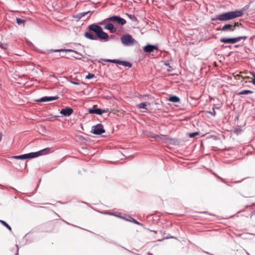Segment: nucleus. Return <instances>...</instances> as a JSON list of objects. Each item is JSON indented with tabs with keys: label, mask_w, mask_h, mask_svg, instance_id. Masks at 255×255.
I'll list each match as a JSON object with an SVG mask.
<instances>
[{
	"label": "nucleus",
	"mask_w": 255,
	"mask_h": 255,
	"mask_svg": "<svg viewBox=\"0 0 255 255\" xmlns=\"http://www.w3.org/2000/svg\"><path fill=\"white\" fill-rule=\"evenodd\" d=\"M244 9H240L224 12L220 14L217 15L213 20L228 21L237 17L242 16L244 14Z\"/></svg>",
	"instance_id": "obj_1"
},
{
	"label": "nucleus",
	"mask_w": 255,
	"mask_h": 255,
	"mask_svg": "<svg viewBox=\"0 0 255 255\" xmlns=\"http://www.w3.org/2000/svg\"><path fill=\"white\" fill-rule=\"evenodd\" d=\"M52 152L51 148L47 147L35 152H31L27 154L12 156L13 158L17 159H26L35 158L40 156L48 154Z\"/></svg>",
	"instance_id": "obj_2"
},
{
	"label": "nucleus",
	"mask_w": 255,
	"mask_h": 255,
	"mask_svg": "<svg viewBox=\"0 0 255 255\" xmlns=\"http://www.w3.org/2000/svg\"><path fill=\"white\" fill-rule=\"evenodd\" d=\"M89 29L95 33L97 39L108 40L109 38L108 34L105 32L100 26L96 24H93L89 26Z\"/></svg>",
	"instance_id": "obj_3"
},
{
	"label": "nucleus",
	"mask_w": 255,
	"mask_h": 255,
	"mask_svg": "<svg viewBox=\"0 0 255 255\" xmlns=\"http://www.w3.org/2000/svg\"><path fill=\"white\" fill-rule=\"evenodd\" d=\"M246 36H239L235 38L223 37L220 39V41L224 43L234 44L242 39H246Z\"/></svg>",
	"instance_id": "obj_4"
},
{
	"label": "nucleus",
	"mask_w": 255,
	"mask_h": 255,
	"mask_svg": "<svg viewBox=\"0 0 255 255\" xmlns=\"http://www.w3.org/2000/svg\"><path fill=\"white\" fill-rule=\"evenodd\" d=\"M106 21H111L123 25L126 23V20L119 16H113L105 20Z\"/></svg>",
	"instance_id": "obj_5"
},
{
	"label": "nucleus",
	"mask_w": 255,
	"mask_h": 255,
	"mask_svg": "<svg viewBox=\"0 0 255 255\" xmlns=\"http://www.w3.org/2000/svg\"><path fill=\"white\" fill-rule=\"evenodd\" d=\"M122 42L126 45L133 44L135 40L130 35H124L121 38Z\"/></svg>",
	"instance_id": "obj_6"
},
{
	"label": "nucleus",
	"mask_w": 255,
	"mask_h": 255,
	"mask_svg": "<svg viewBox=\"0 0 255 255\" xmlns=\"http://www.w3.org/2000/svg\"><path fill=\"white\" fill-rule=\"evenodd\" d=\"M92 132L95 134H101L102 133L105 132V129L103 128V126L99 124L92 127Z\"/></svg>",
	"instance_id": "obj_7"
},
{
	"label": "nucleus",
	"mask_w": 255,
	"mask_h": 255,
	"mask_svg": "<svg viewBox=\"0 0 255 255\" xmlns=\"http://www.w3.org/2000/svg\"><path fill=\"white\" fill-rule=\"evenodd\" d=\"M104 61L105 62L119 64L123 65L125 67H128L129 68L131 67L132 66L131 64L128 62L122 61H120V60H116V59H114V60L105 59V60H104Z\"/></svg>",
	"instance_id": "obj_8"
},
{
	"label": "nucleus",
	"mask_w": 255,
	"mask_h": 255,
	"mask_svg": "<svg viewBox=\"0 0 255 255\" xmlns=\"http://www.w3.org/2000/svg\"><path fill=\"white\" fill-rule=\"evenodd\" d=\"M57 99H58V97H44L41 99L36 100L35 101L37 103L46 102L52 101L56 100Z\"/></svg>",
	"instance_id": "obj_9"
},
{
	"label": "nucleus",
	"mask_w": 255,
	"mask_h": 255,
	"mask_svg": "<svg viewBox=\"0 0 255 255\" xmlns=\"http://www.w3.org/2000/svg\"><path fill=\"white\" fill-rule=\"evenodd\" d=\"M217 30H221L224 31H234L235 30V26L230 24H226L222 28H218Z\"/></svg>",
	"instance_id": "obj_10"
},
{
	"label": "nucleus",
	"mask_w": 255,
	"mask_h": 255,
	"mask_svg": "<svg viewBox=\"0 0 255 255\" xmlns=\"http://www.w3.org/2000/svg\"><path fill=\"white\" fill-rule=\"evenodd\" d=\"M73 112V110L71 108H66L62 109L60 111V114L64 116H69Z\"/></svg>",
	"instance_id": "obj_11"
},
{
	"label": "nucleus",
	"mask_w": 255,
	"mask_h": 255,
	"mask_svg": "<svg viewBox=\"0 0 255 255\" xmlns=\"http://www.w3.org/2000/svg\"><path fill=\"white\" fill-rule=\"evenodd\" d=\"M143 50L146 52L150 53L154 50H158V48L156 46L147 45L144 47Z\"/></svg>",
	"instance_id": "obj_12"
},
{
	"label": "nucleus",
	"mask_w": 255,
	"mask_h": 255,
	"mask_svg": "<svg viewBox=\"0 0 255 255\" xmlns=\"http://www.w3.org/2000/svg\"><path fill=\"white\" fill-rule=\"evenodd\" d=\"M105 28L109 30L111 33H115L117 31V29L114 26V25L109 23L105 26Z\"/></svg>",
	"instance_id": "obj_13"
},
{
	"label": "nucleus",
	"mask_w": 255,
	"mask_h": 255,
	"mask_svg": "<svg viewBox=\"0 0 255 255\" xmlns=\"http://www.w3.org/2000/svg\"><path fill=\"white\" fill-rule=\"evenodd\" d=\"M85 36L91 40H97L96 35H94L92 33L87 32L84 34Z\"/></svg>",
	"instance_id": "obj_14"
},
{
	"label": "nucleus",
	"mask_w": 255,
	"mask_h": 255,
	"mask_svg": "<svg viewBox=\"0 0 255 255\" xmlns=\"http://www.w3.org/2000/svg\"><path fill=\"white\" fill-rule=\"evenodd\" d=\"M168 100L173 103H177L179 102L180 99L176 96H172L169 97Z\"/></svg>",
	"instance_id": "obj_15"
},
{
	"label": "nucleus",
	"mask_w": 255,
	"mask_h": 255,
	"mask_svg": "<svg viewBox=\"0 0 255 255\" xmlns=\"http://www.w3.org/2000/svg\"><path fill=\"white\" fill-rule=\"evenodd\" d=\"M52 52H60V51H65V52H74L75 53H76V54H79L80 55H81V54H79V52H77V51H74L73 50H72V49H59V50H51Z\"/></svg>",
	"instance_id": "obj_16"
},
{
	"label": "nucleus",
	"mask_w": 255,
	"mask_h": 255,
	"mask_svg": "<svg viewBox=\"0 0 255 255\" xmlns=\"http://www.w3.org/2000/svg\"><path fill=\"white\" fill-rule=\"evenodd\" d=\"M90 113L98 115H101L102 114V110L100 109H93L90 111Z\"/></svg>",
	"instance_id": "obj_17"
},
{
	"label": "nucleus",
	"mask_w": 255,
	"mask_h": 255,
	"mask_svg": "<svg viewBox=\"0 0 255 255\" xmlns=\"http://www.w3.org/2000/svg\"><path fill=\"white\" fill-rule=\"evenodd\" d=\"M252 93H253V91H252L251 90H243L241 92H240L237 94L238 95H242L250 94H252Z\"/></svg>",
	"instance_id": "obj_18"
},
{
	"label": "nucleus",
	"mask_w": 255,
	"mask_h": 255,
	"mask_svg": "<svg viewBox=\"0 0 255 255\" xmlns=\"http://www.w3.org/2000/svg\"><path fill=\"white\" fill-rule=\"evenodd\" d=\"M147 104L146 103H142L139 104H138L136 106L139 109H144L145 110H147Z\"/></svg>",
	"instance_id": "obj_19"
},
{
	"label": "nucleus",
	"mask_w": 255,
	"mask_h": 255,
	"mask_svg": "<svg viewBox=\"0 0 255 255\" xmlns=\"http://www.w3.org/2000/svg\"><path fill=\"white\" fill-rule=\"evenodd\" d=\"M0 223L4 226L9 231H11V228L5 221L0 220Z\"/></svg>",
	"instance_id": "obj_20"
},
{
	"label": "nucleus",
	"mask_w": 255,
	"mask_h": 255,
	"mask_svg": "<svg viewBox=\"0 0 255 255\" xmlns=\"http://www.w3.org/2000/svg\"><path fill=\"white\" fill-rule=\"evenodd\" d=\"M16 21L18 25H20V24H23L25 22V19H21V18H16Z\"/></svg>",
	"instance_id": "obj_21"
},
{
	"label": "nucleus",
	"mask_w": 255,
	"mask_h": 255,
	"mask_svg": "<svg viewBox=\"0 0 255 255\" xmlns=\"http://www.w3.org/2000/svg\"><path fill=\"white\" fill-rule=\"evenodd\" d=\"M95 77V76L94 74L89 73L88 75L86 76V78L88 79H91Z\"/></svg>",
	"instance_id": "obj_22"
},
{
	"label": "nucleus",
	"mask_w": 255,
	"mask_h": 255,
	"mask_svg": "<svg viewBox=\"0 0 255 255\" xmlns=\"http://www.w3.org/2000/svg\"><path fill=\"white\" fill-rule=\"evenodd\" d=\"M250 73L253 76V78L251 82L255 86V73L250 72Z\"/></svg>",
	"instance_id": "obj_23"
},
{
	"label": "nucleus",
	"mask_w": 255,
	"mask_h": 255,
	"mask_svg": "<svg viewBox=\"0 0 255 255\" xmlns=\"http://www.w3.org/2000/svg\"><path fill=\"white\" fill-rule=\"evenodd\" d=\"M234 77L235 79L237 80V79H239V78L240 77H242L243 78V75L239 74H236V75H234Z\"/></svg>",
	"instance_id": "obj_24"
},
{
	"label": "nucleus",
	"mask_w": 255,
	"mask_h": 255,
	"mask_svg": "<svg viewBox=\"0 0 255 255\" xmlns=\"http://www.w3.org/2000/svg\"><path fill=\"white\" fill-rule=\"evenodd\" d=\"M242 24L241 23H239L238 22H235L234 23V24L233 25V26H235V28L236 26H242Z\"/></svg>",
	"instance_id": "obj_25"
},
{
	"label": "nucleus",
	"mask_w": 255,
	"mask_h": 255,
	"mask_svg": "<svg viewBox=\"0 0 255 255\" xmlns=\"http://www.w3.org/2000/svg\"><path fill=\"white\" fill-rule=\"evenodd\" d=\"M210 114H211L212 116H215L216 114V113L215 111L214 108H213V112H209Z\"/></svg>",
	"instance_id": "obj_26"
},
{
	"label": "nucleus",
	"mask_w": 255,
	"mask_h": 255,
	"mask_svg": "<svg viewBox=\"0 0 255 255\" xmlns=\"http://www.w3.org/2000/svg\"><path fill=\"white\" fill-rule=\"evenodd\" d=\"M198 132H194L190 134V136L191 137H194L195 135H197Z\"/></svg>",
	"instance_id": "obj_27"
},
{
	"label": "nucleus",
	"mask_w": 255,
	"mask_h": 255,
	"mask_svg": "<svg viewBox=\"0 0 255 255\" xmlns=\"http://www.w3.org/2000/svg\"><path fill=\"white\" fill-rule=\"evenodd\" d=\"M130 221L136 224H138V225L139 224V223L133 218H131V220H130Z\"/></svg>",
	"instance_id": "obj_28"
},
{
	"label": "nucleus",
	"mask_w": 255,
	"mask_h": 255,
	"mask_svg": "<svg viewBox=\"0 0 255 255\" xmlns=\"http://www.w3.org/2000/svg\"><path fill=\"white\" fill-rule=\"evenodd\" d=\"M89 12H90V11H87V12H83V13H81L80 14H81V17L85 16L86 14H87Z\"/></svg>",
	"instance_id": "obj_29"
},
{
	"label": "nucleus",
	"mask_w": 255,
	"mask_h": 255,
	"mask_svg": "<svg viewBox=\"0 0 255 255\" xmlns=\"http://www.w3.org/2000/svg\"><path fill=\"white\" fill-rule=\"evenodd\" d=\"M109 111V110L108 109L102 110V113H107V112H108Z\"/></svg>",
	"instance_id": "obj_30"
},
{
	"label": "nucleus",
	"mask_w": 255,
	"mask_h": 255,
	"mask_svg": "<svg viewBox=\"0 0 255 255\" xmlns=\"http://www.w3.org/2000/svg\"><path fill=\"white\" fill-rule=\"evenodd\" d=\"M243 78L244 79H249L251 78L250 76H243Z\"/></svg>",
	"instance_id": "obj_31"
},
{
	"label": "nucleus",
	"mask_w": 255,
	"mask_h": 255,
	"mask_svg": "<svg viewBox=\"0 0 255 255\" xmlns=\"http://www.w3.org/2000/svg\"><path fill=\"white\" fill-rule=\"evenodd\" d=\"M0 47H1L5 49H6V45H5L4 46H3L1 44H0Z\"/></svg>",
	"instance_id": "obj_32"
},
{
	"label": "nucleus",
	"mask_w": 255,
	"mask_h": 255,
	"mask_svg": "<svg viewBox=\"0 0 255 255\" xmlns=\"http://www.w3.org/2000/svg\"><path fill=\"white\" fill-rule=\"evenodd\" d=\"M128 16L130 18H135L134 15H128Z\"/></svg>",
	"instance_id": "obj_33"
},
{
	"label": "nucleus",
	"mask_w": 255,
	"mask_h": 255,
	"mask_svg": "<svg viewBox=\"0 0 255 255\" xmlns=\"http://www.w3.org/2000/svg\"><path fill=\"white\" fill-rule=\"evenodd\" d=\"M248 73V72H247V71H244V72H240V73H241H241L246 74V73Z\"/></svg>",
	"instance_id": "obj_34"
},
{
	"label": "nucleus",
	"mask_w": 255,
	"mask_h": 255,
	"mask_svg": "<svg viewBox=\"0 0 255 255\" xmlns=\"http://www.w3.org/2000/svg\"><path fill=\"white\" fill-rule=\"evenodd\" d=\"M2 139V134L0 132V141Z\"/></svg>",
	"instance_id": "obj_35"
},
{
	"label": "nucleus",
	"mask_w": 255,
	"mask_h": 255,
	"mask_svg": "<svg viewBox=\"0 0 255 255\" xmlns=\"http://www.w3.org/2000/svg\"><path fill=\"white\" fill-rule=\"evenodd\" d=\"M152 137H153L155 138V137H158V135H155L153 136Z\"/></svg>",
	"instance_id": "obj_36"
}]
</instances>
